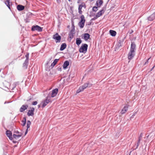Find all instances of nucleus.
<instances>
[{"instance_id":"obj_26","label":"nucleus","mask_w":155,"mask_h":155,"mask_svg":"<svg viewBox=\"0 0 155 155\" xmlns=\"http://www.w3.org/2000/svg\"><path fill=\"white\" fill-rule=\"evenodd\" d=\"M59 60V59H55L53 62L51 64V66H52V67H54L57 64Z\"/></svg>"},{"instance_id":"obj_6","label":"nucleus","mask_w":155,"mask_h":155,"mask_svg":"<svg viewBox=\"0 0 155 155\" xmlns=\"http://www.w3.org/2000/svg\"><path fill=\"white\" fill-rule=\"evenodd\" d=\"M52 38L56 40V42H59L61 41V36L59 35L58 33H56L53 36Z\"/></svg>"},{"instance_id":"obj_25","label":"nucleus","mask_w":155,"mask_h":155,"mask_svg":"<svg viewBox=\"0 0 155 155\" xmlns=\"http://www.w3.org/2000/svg\"><path fill=\"white\" fill-rule=\"evenodd\" d=\"M84 87H85V88L86 89L87 87H90L92 85V84H90L89 82H87L86 83L83 85Z\"/></svg>"},{"instance_id":"obj_13","label":"nucleus","mask_w":155,"mask_h":155,"mask_svg":"<svg viewBox=\"0 0 155 155\" xmlns=\"http://www.w3.org/2000/svg\"><path fill=\"white\" fill-rule=\"evenodd\" d=\"M74 28L71 29L69 33V37L71 39H72L74 37Z\"/></svg>"},{"instance_id":"obj_28","label":"nucleus","mask_w":155,"mask_h":155,"mask_svg":"<svg viewBox=\"0 0 155 155\" xmlns=\"http://www.w3.org/2000/svg\"><path fill=\"white\" fill-rule=\"evenodd\" d=\"M22 122L23 123L22 125L23 126H24L25 125L26 123V118L25 117H24L23 118V120L22 121Z\"/></svg>"},{"instance_id":"obj_41","label":"nucleus","mask_w":155,"mask_h":155,"mask_svg":"<svg viewBox=\"0 0 155 155\" xmlns=\"http://www.w3.org/2000/svg\"><path fill=\"white\" fill-rule=\"evenodd\" d=\"M14 132L15 134H20L21 133H20L18 130H15Z\"/></svg>"},{"instance_id":"obj_14","label":"nucleus","mask_w":155,"mask_h":155,"mask_svg":"<svg viewBox=\"0 0 155 155\" xmlns=\"http://www.w3.org/2000/svg\"><path fill=\"white\" fill-rule=\"evenodd\" d=\"M103 3V0H97L96 2V5L98 7H100Z\"/></svg>"},{"instance_id":"obj_12","label":"nucleus","mask_w":155,"mask_h":155,"mask_svg":"<svg viewBox=\"0 0 155 155\" xmlns=\"http://www.w3.org/2000/svg\"><path fill=\"white\" fill-rule=\"evenodd\" d=\"M58 90L57 88L53 90L51 93V97H53L56 96L58 92Z\"/></svg>"},{"instance_id":"obj_44","label":"nucleus","mask_w":155,"mask_h":155,"mask_svg":"<svg viewBox=\"0 0 155 155\" xmlns=\"http://www.w3.org/2000/svg\"><path fill=\"white\" fill-rule=\"evenodd\" d=\"M58 4H60L61 3V0H56Z\"/></svg>"},{"instance_id":"obj_40","label":"nucleus","mask_w":155,"mask_h":155,"mask_svg":"<svg viewBox=\"0 0 155 155\" xmlns=\"http://www.w3.org/2000/svg\"><path fill=\"white\" fill-rule=\"evenodd\" d=\"M82 7V6L81 5H80L78 8V10H81Z\"/></svg>"},{"instance_id":"obj_17","label":"nucleus","mask_w":155,"mask_h":155,"mask_svg":"<svg viewBox=\"0 0 155 155\" xmlns=\"http://www.w3.org/2000/svg\"><path fill=\"white\" fill-rule=\"evenodd\" d=\"M17 8L18 11H21L24 9L25 6L21 5H19L17 6Z\"/></svg>"},{"instance_id":"obj_50","label":"nucleus","mask_w":155,"mask_h":155,"mask_svg":"<svg viewBox=\"0 0 155 155\" xmlns=\"http://www.w3.org/2000/svg\"><path fill=\"white\" fill-rule=\"evenodd\" d=\"M155 66V65L154 66L152 67V69H151V71L152 70H153V69L154 68Z\"/></svg>"},{"instance_id":"obj_39","label":"nucleus","mask_w":155,"mask_h":155,"mask_svg":"<svg viewBox=\"0 0 155 155\" xmlns=\"http://www.w3.org/2000/svg\"><path fill=\"white\" fill-rule=\"evenodd\" d=\"M81 91H82L81 90V89H80V87H79V88L77 91V93H79Z\"/></svg>"},{"instance_id":"obj_34","label":"nucleus","mask_w":155,"mask_h":155,"mask_svg":"<svg viewBox=\"0 0 155 155\" xmlns=\"http://www.w3.org/2000/svg\"><path fill=\"white\" fill-rule=\"evenodd\" d=\"M80 89H81V90H82V91H83L84 89H85V87H84L83 85L80 86Z\"/></svg>"},{"instance_id":"obj_2","label":"nucleus","mask_w":155,"mask_h":155,"mask_svg":"<svg viewBox=\"0 0 155 155\" xmlns=\"http://www.w3.org/2000/svg\"><path fill=\"white\" fill-rule=\"evenodd\" d=\"M50 98V95H48L46 97L45 99L41 102L42 107V108L45 107L48 103L51 102Z\"/></svg>"},{"instance_id":"obj_8","label":"nucleus","mask_w":155,"mask_h":155,"mask_svg":"<svg viewBox=\"0 0 155 155\" xmlns=\"http://www.w3.org/2000/svg\"><path fill=\"white\" fill-rule=\"evenodd\" d=\"M136 45L134 42H131V47L130 51L135 52Z\"/></svg>"},{"instance_id":"obj_33","label":"nucleus","mask_w":155,"mask_h":155,"mask_svg":"<svg viewBox=\"0 0 155 155\" xmlns=\"http://www.w3.org/2000/svg\"><path fill=\"white\" fill-rule=\"evenodd\" d=\"M6 133L7 136L10 139V131L8 130H7L6 131Z\"/></svg>"},{"instance_id":"obj_9","label":"nucleus","mask_w":155,"mask_h":155,"mask_svg":"<svg viewBox=\"0 0 155 155\" xmlns=\"http://www.w3.org/2000/svg\"><path fill=\"white\" fill-rule=\"evenodd\" d=\"M28 107V105L27 104L22 105L20 109V111L21 112H23Z\"/></svg>"},{"instance_id":"obj_38","label":"nucleus","mask_w":155,"mask_h":155,"mask_svg":"<svg viewBox=\"0 0 155 155\" xmlns=\"http://www.w3.org/2000/svg\"><path fill=\"white\" fill-rule=\"evenodd\" d=\"M98 18L97 17H96V15L95 17H94V18H92L91 20V21H94L95 20Z\"/></svg>"},{"instance_id":"obj_1","label":"nucleus","mask_w":155,"mask_h":155,"mask_svg":"<svg viewBox=\"0 0 155 155\" xmlns=\"http://www.w3.org/2000/svg\"><path fill=\"white\" fill-rule=\"evenodd\" d=\"M22 136L21 133L18 134H14L12 137V133L10 131V140H12L13 143H16V140H18L20 137Z\"/></svg>"},{"instance_id":"obj_27","label":"nucleus","mask_w":155,"mask_h":155,"mask_svg":"<svg viewBox=\"0 0 155 155\" xmlns=\"http://www.w3.org/2000/svg\"><path fill=\"white\" fill-rule=\"evenodd\" d=\"M140 139L139 140H138V141H137V144H135V146H134V147H135V148L134 149L136 150V149H137L138 148V147L139 146V144H140Z\"/></svg>"},{"instance_id":"obj_37","label":"nucleus","mask_w":155,"mask_h":155,"mask_svg":"<svg viewBox=\"0 0 155 155\" xmlns=\"http://www.w3.org/2000/svg\"><path fill=\"white\" fill-rule=\"evenodd\" d=\"M151 57L147 59V60L146 62H145L144 65H146L149 62V60H150V58Z\"/></svg>"},{"instance_id":"obj_19","label":"nucleus","mask_w":155,"mask_h":155,"mask_svg":"<svg viewBox=\"0 0 155 155\" xmlns=\"http://www.w3.org/2000/svg\"><path fill=\"white\" fill-rule=\"evenodd\" d=\"M67 45L65 43H63L61 46L60 50L61 51L64 50L66 47Z\"/></svg>"},{"instance_id":"obj_10","label":"nucleus","mask_w":155,"mask_h":155,"mask_svg":"<svg viewBox=\"0 0 155 155\" xmlns=\"http://www.w3.org/2000/svg\"><path fill=\"white\" fill-rule=\"evenodd\" d=\"M155 18V12L147 17V19L148 21H152Z\"/></svg>"},{"instance_id":"obj_23","label":"nucleus","mask_w":155,"mask_h":155,"mask_svg":"<svg viewBox=\"0 0 155 155\" xmlns=\"http://www.w3.org/2000/svg\"><path fill=\"white\" fill-rule=\"evenodd\" d=\"M90 38V35L88 33H85L84 35V38L86 41L87 40Z\"/></svg>"},{"instance_id":"obj_4","label":"nucleus","mask_w":155,"mask_h":155,"mask_svg":"<svg viewBox=\"0 0 155 155\" xmlns=\"http://www.w3.org/2000/svg\"><path fill=\"white\" fill-rule=\"evenodd\" d=\"M88 45L86 44H82L79 49V51L81 53H85L87 50Z\"/></svg>"},{"instance_id":"obj_7","label":"nucleus","mask_w":155,"mask_h":155,"mask_svg":"<svg viewBox=\"0 0 155 155\" xmlns=\"http://www.w3.org/2000/svg\"><path fill=\"white\" fill-rule=\"evenodd\" d=\"M135 55V52L130 51L128 54V60H130L132 59Z\"/></svg>"},{"instance_id":"obj_47","label":"nucleus","mask_w":155,"mask_h":155,"mask_svg":"<svg viewBox=\"0 0 155 155\" xmlns=\"http://www.w3.org/2000/svg\"><path fill=\"white\" fill-rule=\"evenodd\" d=\"M28 129H26L25 132V135H26L27 134V133L28 132Z\"/></svg>"},{"instance_id":"obj_36","label":"nucleus","mask_w":155,"mask_h":155,"mask_svg":"<svg viewBox=\"0 0 155 155\" xmlns=\"http://www.w3.org/2000/svg\"><path fill=\"white\" fill-rule=\"evenodd\" d=\"M38 102L36 101H35L32 103V104L34 105H35L37 104Z\"/></svg>"},{"instance_id":"obj_16","label":"nucleus","mask_w":155,"mask_h":155,"mask_svg":"<svg viewBox=\"0 0 155 155\" xmlns=\"http://www.w3.org/2000/svg\"><path fill=\"white\" fill-rule=\"evenodd\" d=\"M128 109V106H126L124 107V108L122 109L121 112V114H123L125 113V112L127 111Z\"/></svg>"},{"instance_id":"obj_15","label":"nucleus","mask_w":155,"mask_h":155,"mask_svg":"<svg viewBox=\"0 0 155 155\" xmlns=\"http://www.w3.org/2000/svg\"><path fill=\"white\" fill-rule=\"evenodd\" d=\"M69 64V62L68 61H66L64 63L63 65V67L64 69H65L67 68V67Z\"/></svg>"},{"instance_id":"obj_46","label":"nucleus","mask_w":155,"mask_h":155,"mask_svg":"<svg viewBox=\"0 0 155 155\" xmlns=\"http://www.w3.org/2000/svg\"><path fill=\"white\" fill-rule=\"evenodd\" d=\"M61 67H60V68L59 67H58L57 68V70L58 71H61Z\"/></svg>"},{"instance_id":"obj_5","label":"nucleus","mask_w":155,"mask_h":155,"mask_svg":"<svg viewBox=\"0 0 155 155\" xmlns=\"http://www.w3.org/2000/svg\"><path fill=\"white\" fill-rule=\"evenodd\" d=\"M43 28L38 25H33L32 26L31 30L32 31H37L41 32L42 31Z\"/></svg>"},{"instance_id":"obj_35","label":"nucleus","mask_w":155,"mask_h":155,"mask_svg":"<svg viewBox=\"0 0 155 155\" xmlns=\"http://www.w3.org/2000/svg\"><path fill=\"white\" fill-rule=\"evenodd\" d=\"M142 137V133H141L140 134V136H139V137H138V140H139L140 139V140L141 139V138Z\"/></svg>"},{"instance_id":"obj_11","label":"nucleus","mask_w":155,"mask_h":155,"mask_svg":"<svg viewBox=\"0 0 155 155\" xmlns=\"http://www.w3.org/2000/svg\"><path fill=\"white\" fill-rule=\"evenodd\" d=\"M31 110H28L27 113V115L28 116H33L34 114V112L35 110V108L34 107L31 108Z\"/></svg>"},{"instance_id":"obj_20","label":"nucleus","mask_w":155,"mask_h":155,"mask_svg":"<svg viewBox=\"0 0 155 155\" xmlns=\"http://www.w3.org/2000/svg\"><path fill=\"white\" fill-rule=\"evenodd\" d=\"M19 84V82H14L12 85V89H11L12 90H14V89Z\"/></svg>"},{"instance_id":"obj_22","label":"nucleus","mask_w":155,"mask_h":155,"mask_svg":"<svg viewBox=\"0 0 155 155\" xmlns=\"http://www.w3.org/2000/svg\"><path fill=\"white\" fill-rule=\"evenodd\" d=\"M109 32L110 35L113 37L115 36L116 34V32L114 30H110Z\"/></svg>"},{"instance_id":"obj_49","label":"nucleus","mask_w":155,"mask_h":155,"mask_svg":"<svg viewBox=\"0 0 155 155\" xmlns=\"http://www.w3.org/2000/svg\"><path fill=\"white\" fill-rule=\"evenodd\" d=\"M92 22L91 21V22H89L87 25H90L92 24Z\"/></svg>"},{"instance_id":"obj_30","label":"nucleus","mask_w":155,"mask_h":155,"mask_svg":"<svg viewBox=\"0 0 155 155\" xmlns=\"http://www.w3.org/2000/svg\"><path fill=\"white\" fill-rule=\"evenodd\" d=\"M9 1L10 0H6V1L5 2V4L8 7V8L10 9Z\"/></svg>"},{"instance_id":"obj_18","label":"nucleus","mask_w":155,"mask_h":155,"mask_svg":"<svg viewBox=\"0 0 155 155\" xmlns=\"http://www.w3.org/2000/svg\"><path fill=\"white\" fill-rule=\"evenodd\" d=\"M104 12V10H101L96 14V17L98 18L101 16Z\"/></svg>"},{"instance_id":"obj_3","label":"nucleus","mask_w":155,"mask_h":155,"mask_svg":"<svg viewBox=\"0 0 155 155\" xmlns=\"http://www.w3.org/2000/svg\"><path fill=\"white\" fill-rule=\"evenodd\" d=\"M81 20L78 23V25L80 27V28H83L84 25V24L85 21L84 17V15H81Z\"/></svg>"},{"instance_id":"obj_29","label":"nucleus","mask_w":155,"mask_h":155,"mask_svg":"<svg viewBox=\"0 0 155 155\" xmlns=\"http://www.w3.org/2000/svg\"><path fill=\"white\" fill-rule=\"evenodd\" d=\"M31 124V122L30 120H28L27 124V129H28L30 127V126Z\"/></svg>"},{"instance_id":"obj_42","label":"nucleus","mask_w":155,"mask_h":155,"mask_svg":"<svg viewBox=\"0 0 155 155\" xmlns=\"http://www.w3.org/2000/svg\"><path fill=\"white\" fill-rule=\"evenodd\" d=\"M106 6H105L103 8H102V9L101 10H104V11H105V10H106Z\"/></svg>"},{"instance_id":"obj_21","label":"nucleus","mask_w":155,"mask_h":155,"mask_svg":"<svg viewBox=\"0 0 155 155\" xmlns=\"http://www.w3.org/2000/svg\"><path fill=\"white\" fill-rule=\"evenodd\" d=\"M28 61L27 60H25V62L23 64V67L25 69H27L28 68Z\"/></svg>"},{"instance_id":"obj_32","label":"nucleus","mask_w":155,"mask_h":155,"mask_svg":"<svg viewBox=\"0 0 155 155\" xmlns=\"http://www.w3.org/2000/svg\"><path fill=\"white\" fill-rule=\"evenodd\" d=\"M29 55V53H27L25 55V57L26 58L25 60H27V61H28Z\"/></svg>"},{"instance_id":"obj_45","label":"nucleus","mask_w":155,"mask_h":155,"mask_svg":"<svg viewBox=\"0 0 155 155\" xmlns=\"http://www.w3.org/2000/svg\"><path fill=\"white\" fill-rule=\"evenodd\" d=\"M78 12L80 14H81L82 13L81 10H78Z\"/></svg>"},{"instance_id":"obj_31","label":"nucleus","mask_w":155,"mask_h":155,"mask_svg":"<svg viewBox=\"0 0 155 155\" xmlns=\"http://www.w3.org/2000/svg\"><path fill=\"white\" fill-rule=\"evenodd\" d=\"M98 8H99V7L97 6H95L93 7V8H92L93 11L95 12H96L98 10Z\"/></svg>"},{"instance_id":"obj_48","label":"nucleus","mask_w":155,"mask_h":155,"mask_svg":"<svg viewBox=\"0 0 155 155\" xmlns=\"http://www.w3.org/2000/svg\"><path fill=\"white\" fill-rule=\"evenodd\" d=\"M32 99L31 98V97H30L27 100V101H30L31 99Z\"/></svg>"},{"instance_id":"obj_51","label":"nucleus","mask_w":155,"mask_h":155,"mask_svg":"<svg viewBox=\"0 0 155 155\" xmlns=\"http://www.w3.org/2000/svg\"><path fill=\"white\" fill-rule=\"evenodd\" d=\"M40 107H41L40 105H38V108H40Z\"/></svg>"},{"instance_id":"obj_24","label":"nucleus","mask_w":155,"mask_h":155,"mask_svg":"<svg viewBox=\"0 0 155 155\" xmlns=\"http://www.w3.org/2000/svg\"><path fill=\"white\" fill-rule=\"evenodd\" d=\"M82 41L80 38H77L76 39V44L79 46L81 43Z\"/></svg>"},{"instance_id":"obj_43","label":"nucleus","mask_w":155,"mask_h":155,"mask_svg":"<svg viewBox=\"0 0 155 155\" xmlns=\"http://www.w3.org/2000/svg\"><path fill=\"white\" fill-rule=\"evenodd\" d=\"M27 15L28 16H31L33 14L31 12H29L27 14Z\"/></svg>"}]
</instances>
